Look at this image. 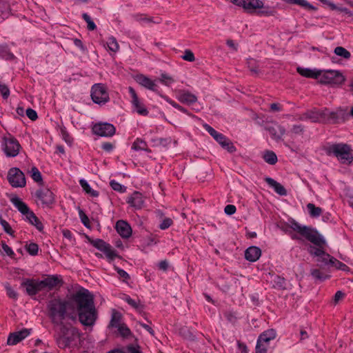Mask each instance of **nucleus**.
<instances>
[{
	"label": "nucleus",
	"mask_w": 353,
	"mask_h": 353,
	"mask_svg": "<svg viewBox=\"0 0 353 353\" xmlns=\"http://www.w3.org/2000/svg\"><path fill=\"white\" fill-rule=\"evenodd\" d=\"M76 307L79 321L85 326L94 324L97 314L94 305L93 298L88 290L83 289L72 296L70 301L54 299L49 301L48 309L52 323L62 325L67 316V311Z\"/></svg>",
	"instance_id": "1"
},
{
	"label": "nucleus",
	"mask_w": 353,
	"mask_h": 353,
	"mask_svg": "<svg viewBox=\"0 0 353 353\" xmlns=\"http://www.w3.org/2000/svg\"><path fill=\"white\" fill-rule=\"evenodd\" d=\"M288 225L290 228L296 232L301 237L316 245H310L308 247L307 250L311 255L320 257L325 252L323 245H325V241L316 230L310 227L301 225L294 220L290 221Z\"/></svg>",
	"instance_id": "2"
},
{
	"label": "nucleus",
	"mask_w": 353,
	"mask_h": 353,
	"mask_svg": "<svg viewBox=\"0 0 353 353\" xmlns=\"http://www.w3.org/2000/svg\"><path fill=\"white\" fill-rule=\"evenodd\" d=\"M59 331L56 334V341L58 346L65 348L71 344L77 345L80 341L81 334L78 330L68 325H60Z\"/></svg>",
	"instance_id": "3"
},
{
	"label": "nucleus",
	"mask_w": 353,
	"mask_h": 353,
	"mask_svg": "<svg viewBox=\"0 0 353 353\" xmlns=\"http://www.w3.org/2000/svg\"><path fill=\"white\" fill-rule=\"evenodd\" d=\"M328 155L334 156L343 164L350 165L353 161V155L350 146L345 143H335L325 149Z\"/></svg>",
	"instance_id": "4"
},
{
	"label": "nucleus",
	"mask_w": 353,
	"mask_h": 353,
	"mask_svg": "<svg viewBox=\"0 0 353 353\" xmlns=\"http://www.w3.org/2000/svg\"><path fill=\"white\" fill-rule=\"evenodd\" d=\"M244 10L248 13H254L256 10H259L257 14L260 16H274L276 10L269 6H265L261 0H247Z\"/></svg>",
	"instance_id": "5"
},
{
	"label": "nucleus",
	"mask_w": 353,
	"mask_h": 353,
	"mask_svg": "<svg viewBox=\"0 0 353 353\" xmlns=\"http://www.w3.org/2000/svg\"><path fill=\"white\" fill-rule=\"evenodd\" d=\"M319 74L318 79L323 84L339 85L343 84L345 79L342 73L338 70H319Z\"/></svg>",
	"instance_id": "6"
},
{
	"label": "nucleus",
	"mask_w": 353,
	"mask_h": 353,
	"mask_svg": "<svg viewBox=\"0 0 353 353\" xmlns=\"http://www.w3.org/2000/svg\"><path fill=\"white\" fill-rule=\"evenodd\" d=\"M89 241L94 247L103 252L109 263H112L116 258L119 257L117 251L103 240L97 239H90Z\"/></svg>",
	"instance_id": "7"
},
{
	"label": "nucleus",
	"mask_w": 353,
	"mask_h": 353,
	"mask_svg": "<svg viewBox=\"0 0 353 353\" xmlns=\"http://www.w3.org/2000/svg\"><path fill=\"white\" fill-rule=\"evenodd\" d=\"M2 148L8 157H14L18 155L21 145L15 138L8 134L3 137Z\"/></svg>",
	"instance_id": "8"
},
{
	"label": "nucleus",
	"mask_w": 353,
	"mask_h": 353,
	"mask_svg": "<svg viewBox=\"0 0 353 353\" xmlns=\"http://www.w3.org/2000/svg\"><path fill=\"white\" fill-rule=\"evenodd\" d=\"M205 130L225 149L232 153L236 150L233 143L223 134L218 132L208 124L203 125Z\"/></svg>",
	"instance_id": "9"
},
{
	"label": "nucleus",
	"mask_w": 353,
	"mask_h": 353,
	"mask_svg": "<svg viewBox=\"0 0 353 353\" xmlns=\"http://www.w3.org/2000/svg\"><path fill=\"white\" fill-rule=\"evenodd\" d=\"M91 97L95 103L104 104L110 99L106 87L101 83H96L91 89Z\"/></svg>",
	"instance_id": "10"
},
{
	"label": "nucleus",
	"mask_w": 353,
	"mask_h": 353,
	"mask_svg": "<svg viewBox=\"0 0 353 353\" xmlns=\"http://www.w3.org/2000/svg\"><path fill=\"white\" fill-rule=\"evenodd\" d=\"M8 179L10 185L14 188H23L26 184L24 174L17 168L10 169Z\"/></svg>",
	"instance_id": "11"
},
{
	"label": "nucleus",
	"mask_w": 353,
	"mask_h": 353,
	"mask_svg": "<svg viewBox=\"0 0 353 353\" xmlns=\"http://www.w3.org/2000/svg\"><path fill=\"white\" fill-rule=\"evenodd\" d=\"M92 131L94 134L101 137H112L115 134L116 129L109 123H99L93 126Z\"/></svg>",
	"instance_id": "12"
},
{
	"label": "nucleus",
	"mask_w": 353,
	"mask_h": 353,
	"mask_svg": "<svg viewBox=\"0 0 353 353\" xmlns=\"http://www.w3.org/2000/svg\"><path fill=\"white\" fill-rule=\"evenodd\" d=\"M129 93L131 96V103L134 111L142 116H147L149 113L147 108L145 107L141 101L139 99L135 90L132 87L128 88Z\"/></svg>",
	"instance_id": "13"
},
{
	"label": "nucleus",
	"mask_w": 353,
	"mask_h": 353,
	"mask_svg": "<svg viewBox=\"0 0 353 353\" xmlns=\"http://www.w3.org/2000/svg\"><path fill=\"white\" fill-rule=\"evenodd\" d=\"M31 333L30 329H22L20 331L11 333L8 338L7 343L10 345H14L28 337Z\"/></svg>",
	"instance_id": "14"
},
{
	"label": "nucleus",
	"mask_w": 353,
	"mask_h": 353,
	"mask_svg": "<svg viewBox=\"0 0 353 353\" xmlns=\"http://www.w3.org/2000/svg\"><path fill=\"white\" fill-rule=\"evenodd\" d=\"M136 81L145 88L148 90H152L153 92H157L159 95L161 94L158 92L157 85L155 81L150 79L149 77L143 75V74H138L135 78Z\"/></svg>",
	"instance_id": "15"
},
{
	"label": "nucleus",
	"mask_w": 353,
	"mask_h": 353,
	"mask_svg": "<svg viewBox=\"0 0 353 353\" xmlns=\"http://www.w3.org/2000/svg\"><path fill=\"white\" fill-rule=\"evenodd\" d=\"M176 99L182 103L192 105L197 101V97L186 90L177 91Z\"/></svg>",
	"instance_id": "16"
},
{
	"label": "nucleus",
	"mask_w": 353,
	"mask_h": 353,
	"mask_svg": "<svg viewBox=\"0 0 353 353\" xmlns=\"http://www.w3.org/2000/svg\"><path fill=\"white\" fill-rule=\"evenodd\" d=\"M21 285L26 288V291L29 295H35L39 291H41L40 281L34 279H26L21 283Z\"/></svg>",
	"instance_id": "17"
},
{
	"label": "nucleus",
	"mask_w": 353,
	"mask_h": 353,
	"mask_svg": "<svg viewBox=\"0 0 353 353\" xmlns=\"http://www.w3.org/2000/svg\"><path fill=\"white\" fill-rule=\"evenodd\" d=\"M37 199L41 202L42 205L48 206L51 205L54 200L53 193L47 188L38 190L36 193Z\"/></svg>",
	"instance_id": "18"
},
{
	"label": "nucleus",
	"mask_w": 353,
	"mask_h": 353,
	"mask_svg": "<svg viewBox=\"0 0 353 353\" xmlns=\"http://www.w3.org/2000/svg\"><path fill=\"white\" fill-rule=\"evenodd\" d=\"M144 202L145 200L142 194L137 191L134 192L127 199V203L136 210L142 208L144 205Z\"/></svg>",
	"instance_id": "19"
},
{
	"label": "nucleus",
	"mask_w": 353,
	"mask_h": 353,
	"mask_svg": "<svg viewBox=\"0 0 353 353\" xmlns=\"http://www.w3.org/2000/svg\"><path fill=\"white\" fill-rule=\"evenodd\" d=\"M116 230L123 238L128 239L132 235L131 227L125 221H118L116 223Z\"/></svg>",
	"instance_id": "20"
},
{
	"label": "nucleus",
	"mask_w": 353,
	"mask_h": 353,
	"mask_svg": "<svg viewBox=\"0 0 353 353\" xmlns=\"http://www.w3.org/2000/svg\"><path fill=\"white\" fill-rule=\"evenodd\" d=\"M261 255V250L256 246H250L245 252V258L250 261H256Z\"/></svg>",
	"instance_id": "21"
},
{
	"label": "nucleus",
	"mask_w": 353,
	"mask_h": 353,
	"mask_svg": "<svg viewBox=\"0 0 353 353\" xmlns=\"http://www.w3.org/2000/svg\"><path fill=\"white\" fill-rule=\"evenodd\" d=\"M61 280L57 276H49L42 281H40V285H41L42 290L45 288L52 290L53 288L57 286Z\"/></svg>",
	"instance_id": "22"
},
{
	"label": "nucleus",
	"mask_w": 353,
	"mask_h": 353,
	"mask_svg": "<svg viewBox=\"0 0 353 353\" xmlns=\"http://www.w3.org/2000/svg\"><path fill=\"white\" fill-rule=\"evenodd\" d=\"M265 180L270 186L274 188V191L277 194L281 196L286 195L287 191L281 183H278L277 181L270 177H266Z\"/></svg>",
	"instance_id": "23"
},
{
	"label": "nucleus",
	"mask_w": 353,
	"mask_h": 353,
	"mask_svg": "<svg viewBox=\"0 0 353 353\" xmlns=\"http://www.w3.org/2000/svg\"><path fill=\"white\" fill-rule=\"evenodd\" d=\"M297 72L303 77L312 79H318V75H319V70L316 69H310V68H304L298 67Z\"/></svg>",
	"instance_id": "24"
},
{
	"label": "nucleus",
	"mask_w": 353,
	"mask_h": 353,
	"mask_svg": "<svg viewBox=\"0 0 353 353\" xmlns=\"http://www.w3.org/2000/svg\"><path fill=\"white\" fill-rule=\"evenodd\" d=\"M268 130L272 136V138L275 140H280L285 132L284 129L277 125L268 128Z\"/></svg>",
	"instance_id": "25"
},
{
	"label": "nucleus",
	"mask_w": 353,
	"mask_h": 353,
	"mask_svg": "<svg viewBox=\"0 0 353 353\" xmlns=\"http://www.w3.org/2000/svg\"><path fill=\"white\" fill-rule=\"evenodd\" d=\"M26 219L33 225H34L39 231H41L43 228V224L39 221L35 214L30 210L25 215Z\"/></svg>",
	"instance_id": "26"
},
{
	"label": "nucleus",
	"mask_w": 353,
	"mask_h": 353,
	"mask_svg": "<svg viewBox=\"0 0 353 353\" xmlns=\"http://www.w3.org/2000/svg\"><path fill=\"white\" fill-rule=\"evenodd\" d=\"M11 201L13 205L18 209V210L23 215L28 213V212L30 210L28 205L19 197L12 198Z\"/></svg>",
	"instance_id": "27"
},
{
	"label": "nucleus",
	"mask_w": 353,
	"mask_h": 353,
	"mask_svg": "<svg viewBox=\"0 0 353 353\" xmlns=\"http://www.w3.org/2000/svg\"><path fill=\"white\" fill-rule=\"evenodd\" d=\"M103 46L108 48V50L114 53L117 52L119 50V45L117 39L114 37H110L108 39L105 43H103Z\"/></svg>",
	"instance_id": "28"
},
{
	"label": "nucleus",
	"mask_w": 353,
	"mask_h": 353,
	"mask_svg": "<svg viewBox=\"0 0 353 353\" xmlns=\"http://www.w3.org/2000/svg\"><path fill=\"white\" fill-rule=\"evenodd\" d=\"M275 337L276 332L272 329L263 332L259 336L260 341H262L263 342L266 343L268 345H269L270 341L274 339Z\"/></svg>",
	"instance_id": "29"
},
{
	"label": "nucleus",
	"mask_w": 353,
	"mask_h": 353,
	"mask_svg": "<svg viewBox=\"0 0 353 353\" xmlns=\"http://www.w3.org/2000/svg\"><path fill=\"white\" fill-rule=\"evenodd\" d=\"M159 81L160 83L167 87H170L172 83L175 82L174 77L166 72L161 73Z\"/></svg>",
	"instance_id": "30"
},
{
	"label": "nucleus",
	"mask_w": 353,
	"mask_h": 353,
	"mask_svg": "<svg viewBox=\"0 0 353 353\" xmlns=\"http://www.w3.org/2000/svg\"><path fill=\"white\" fill-rule=\"evenodd\" d=\"M121 320V314L117 312L115 310L112 311V316L110 323V325L112 327H117L121 323H120Z\"/></svg>",
	"instance_id": "31"
},
{
	"label": "nucleus",
	"mask_w": 353,
	"mask_h": 353,
	"mask_svg": "<svg viewBox=\"0 0 353 353\" xmlns=\"http://www.w3.org/2000/svg\"><path fill=\"white\" fill-rule=\"evenodd\" d=\"M79 183H80L83 190L87 194H88L90 196H93V197H97L99 196V192L97 191L92 189V188L90 186V185L85 180L81 179Z\"/></svg>",
	"instance_id": "32"
},
{
	"label": "nucleus",
	"mask_w": 353,
	"mask_h": 353,
	"mask_svg": "<svg viewBox=\"0 0 353 353\" xmlns=\"http://www.w3.org/2000/svg\"><path fill=\"white\" fill-rule=\"evenodd\" d=\"M311 275L312 277L318 281H323L330 277V275L321 271L318 269H312L311 270Z\"/></svg>",
	"instance_id": "33"
},
{
	"label": "nucleus",
	"mask_w": 353,
	"mask_h": 353,
	"mask_svg": "<svg viewBox=\"0 0 353 353\" xmlns=\"http://www.w3.org/2000/svg\"><path fill=\"white\" fill-rule=\"evenodd\" d=\"M263 157L264 161L270 165H274L277 162V157L272 151L265 152Z\"/></svg>",
	"instance_id": "34"
},
{
	"label": "nucleus",
	"mask_w": 353,
	"mask_h": 353,
	"mask_svg": "<svg viewBox=\"0 0 353 353\" xmlns=\"http://www.w3.org/2000/svg\"><path fill=\"white\" fill-rule=\"evenodd\" d=\"M307 208L309 211V214L312 217H318L322 213V209L319 207H316L313 203H308Z\"/></svg>",
	"instance_id": "35"
},
{
	"label": "nucleus",
	"mask_w": 353,
	"mask_h": 353,
	"mask_svg": "<svg viewBox=\"0 0 353 353\" xmlns=\"http://www.w3.org/2000/svg\"><path fill=\"white\" fill-rule=\"evenodd\" d=\"M160 97H162L163 99H165L168 103H169L172 107L176 108L177 110H179V111L185 113V114H190L188 111L183 107H182L181 105H179L178 103H176L175 101H174L173 100L170 99L169 97H168L167 96L165 95H163V94H160Z\"/></svg>",
	"instance_id": "36"
},
{
	"label": "nucleus",
	"mask_w": 353,
	"mask_h": 353,
	"mask_svg": "<svg viewBox=\"0 0 353 353\" xmlns=\"http://www.w3.org/2000/svg\"><path fill=\"white\" fill-rule=\"evenodd\" d=\"M306 118L310 119L312 122L321 121L319 110H314L307 112L305 114Z\"/></svg>",
	"instance_id": "37"
},
{
	"label": "nucleus",
	"mask_w": 353,
	"mask_h": 353,
	"mask_svg": "<svg viewBox=\"0 0 353 353\" xmlns=\"http://www.w3.org/2000/svg\"><path fill=\"white\" fill-rule=\"evenodd\" d=\"M330 265L332 267H334L337 270H343V271H348L349 270L348 267L345 264H344L343 263L338 261L334 257H332L330 259Z\"/></svg>",
	"instance_id": "38"
},
{
	"label": "nucleus",
	"mask_w": 353,
	"mask_h": 353,
	"mask_svg": "<svg viewBox=\"0 0 353 353\" xmlns=\"http://www.w3.org/2000/svg\"><path fill=\"white\" fill-rule=\"evenodd\" d=\"M334 52L337 56L343 57L345 59H348L351 57L350 52L341 46H338L335 48Z\"/></svg>",
	"instance_id": "39"
},
{
	"label": "nucleus",
	"mask_w": 353,
	"mask_h": 353,
	"mask_svg": "<svg viewBox=\"0 0 353 353\" xmlns=\"http://www.w3.org/2000/svg\"><path fill=\"white\" fill-rule=\"evenodd\" d=\"M132 149L136 151L138 150H146L147 144L146 143L139 139H137L132 144Z\"/></svg>",
	"instance_id": "40"
},
{
	"label": "nucleus",
	"mask_w": 353,
	"mask_h": 353,
	"mask_svg": "<svg viewBox=\"0 0 353 353\" xmlns=\"http://www.w3.org/2000/svg\"><path fill=\"white\" fill-rule=\"evenodd\" d=\"M285 1L288 3L296 4L305 8L314 9V7L306 0H285Z\"/></svg>",
	"instance_id": "41"
},
{
	"label": "nucleus",
	"mask_w": 353,
	"mask_h": 353,
	"mask_svg": "<svg viewBox=\"0 0 353 353\" xmlns=\"http://www.w3.org/2000/svg\"><path fill=\"white\" fill-rule=\"evenodd\" d=\"M269 345L266 343L260 341V339L258 338L256 345V353H266Z\"/></svg>",
	"instance_id": "42"
},
{
	"label": "nucleus",
	"mask_w": 353,
	"mask_h": 353,
	"mask_svg": "<svg viewBox=\"0 0 353 353\" xmlns=\"http://www.w3.org/2000/svg\"><path fill=\"white\" fill-rule=\"evenodd\" d=\"M117 328L118 329L119 334L123 337H128L131 334L130 330L123 323L118 326Z\"/></svg>",
	"instance_id": "43"
},
{
	"label": "nucleus",
	"mask_w": 353,
	"mask_h": 353,
	"mask_svg": "<svg viewBox=\"0 0 353 353\" xmlns=\"http://www.w3.org/2000/svg\"><path fill=\"white\" fill-rule=\"evenodd\" d=\"M82 17L86 21V23L88 24V30H94L96 29L97 26H96L95 23H94V21L92 20V19L88 14L83 13L82 14Z\"/></svg>",
	"instance_id": "44"
},
{
	"label": "nucleus",
	"mask_w": 353,
	"mask_h": 353,
	"mask_svg": "<svg viewBox=\"0 0 353 353\" xmlns=\"http://www.w3.org/2000/svg\"><path fill=\"white\" fill-rule=\"evenodd\" d=\"M31 176L32 179L36 182H40L42 181V176L41 172L36 167H33L30 171Z\"/></svg>",
	"instance_id": "45"
},
{
	"label": "nucleus",
	"mask_w": 353,
	"mask_h": 353,
	"mask_svg": "<svg viewBox=\"0 0 353 353\" xmlns=\"http://www.w3.org/2000/svg\"><path fill=\"white\" fill-rule=\"evenodd\" d=\"M110 184L112 188L115 191L124 192L126 190V188L125 186L122 185L121 184H120L119 183L114 180H112Z\"/></svg>",
	"instance_id": "46"
},
{
	"label": "nucleus",
	"mask_w": 353,
	"mask_h": 353,
	"mask_svg": "<svg viewBox=\"0 0 353 353\" xmlns=\"http://www.w3.org/2000/svg\"><path fill=\"white\" fill-rule=\"evenodd\" d=\"M26 250L30 255H37L39 250L37 244L32 243L26 245Z\"/></svg>",
	"instance_id": "47"
},
{
	"label": "nucleus",
	"mask_w": 353,
	"mask_h": 353,
	"mask_svg": "<svg viewBox=\"0 0 353 353\" xmlns=\"http://www.w3.org/2000/svg\"><path fill=\"white\" fill-rule=\"evenodd\" d=\"M333 256H330L329 254L326 253L325 252H323V254L320 256V257H318L317 261L324 263L325 265H330V259Z\"/></svg>",
	"instance_id": "48"
},
{
	"label": "nucleus",
	"mask_w": 353,
	"mask_h": 353,
	"mask_svg": "<svg viewBox=\"0 0 353 353\" xmlns=\"http://www.w3.org/2000/svg\"><path fill=\"white\" fill-rule=\"evenodd\" d=\"M182 59L190 62H192L195 60L194 55L190 50H185L184 54L182 56Z\"/></svg>",
	"instance_id": "49"
},
{
	"label": "nucleus",
	"mask_w": 353,
	"mask_h": 353,
	"mask_svg": "<svg viewBox=\"0 0 353 353\" xmlns=\"http://www.w3.org/2000/svg\"><path fill=\"white\" fill-rule=\"evenodd\" d=\"M0 223L2 225L3 230H5V232L6 233H8V234H10V235L12 234L13 230L11 228L10 225H9V223L6 221H5L3 219H1L0 220Z\"/></svg>",
	"instance_id": "50"
},
{
	"label": "nucleus",
	"mask_w": 353,
	"mask_h": 353,
	"mask_svg": "<svg viewBox=\"0 0 353 353\" xmlns=\"http://www.w3.org/2000/svg\"><path fill=\"white\" fill-rule=\"evenodd\" d=\"M6 290L7 294L10 298L13 299H17L18 294H17V292L14 289H12L10 286L6 285Z\"/></svg>",
	"instance_id": "51"
},
{
	"label": "nucleus",
	"mask_w": 353,
	"mask_h": 353,
	"mask_svg": "<svg viewBox=\"0 0 353 353\" xmlns=\"http://www.w3.org/2000/svg\"><path fill=\"white\" fill-rule=\"evenodd\" d=\"M27 117L32 121H35L38 118L37 113L32 108H28L26 111Z\"/></svg>",
	"instance_id": "52"
},
{
	"label": "nucleus",
	"mask_w": 353,
	"mask_h": 353,
	"mask_svg": "<svg viewBox=\"0 0 353 353\" xmlns=\"http://www.w3.org/2000/svg\"><path fill=\"white\" fill-rule=\"evenodd\" d=\"M132 18L135 21H139V22H141V21H147V22L151 21L150 19L147 18L145 15H143L142 14H135L132 15Z\"/></svg>",
	"instance_id": "53"
},
{
	"label": "nucleus",
	"mask_w": 353,
	"mask_h": 353,
	"mask_svg": "<svg viewBox=\"0 0 353 353\" xmlns=\"http://www.w3.org/2000/svg\"><path fill=\"white\" fill-rule=\"evenodd\" d=\"M0 93L3 98L7 99L10 95V90L6 85L0 84Z\"/></svg>",
	"instance_id": "54"
},
{
	"label": "nucleus",
	"mask_w": 353,
	"mask_h": 353,
	"mask_svg": "<svg viewBox=\"0 0 353 353\" xmlns=\"http://www.w3.org/2000/svg\"><path fill=\"white\" fill-rule=\"evenodd\" d=\"M172 224V219L170 218H166L161 223L159 227L161 230H165L168 228Z\"/></svg>",
	"instance_id": "55"
},
{
	"label": "nucleus",
	"mask_w": 353,
	"mask_h": 353,
	"mask_svg": "<svg viewBox=\"0 0 353 353\" xmlns=\"http://www.w3.org/2000/svg\"><path fill=\"white\" fill-rule=\"evenodd\" d=\"M236 207L234 205H227L225 207L224 212L228 215H232L236 212Z\"/></svg>",
	"instance_id": "56"
},
{
	"label": "nucleus",
	"mask_w": 353,
	"mask_h": 353,
	"mask_svg": "<svg viewBox=\"0 0 353 353\" xmlns=\"http://www.w3.org/2000/svg\"><path fill=\"white\" fill-rule=\"evenodd\" d=\"M123 299L132 307L134 308H137L139 307V303L135 300L131 299L129 296L125 295Z\"/></svg>",
	"instance_id": "57"
},
{
	"label": "nucleus",
	"mask_w": 353,
	"mask_h": 353,
	"mask_svg": "<svg viewBox=\"0 0 353 353\" xmlns=\"http://www.w3.org/2000/svg\"><path fill=\"white\" fill-rule=\"evenodd\" d=\"M79 216H80L81 221L83 223V224L85 226L88 227L89 226V219L84 214V212L82 210H79Z\"/></svg>",
	"instance_id": "58"
},
{
	"label": "nucleus",
	"mask_w": 353,
	"mask_h": 353,
	"mask_svg": "<svg viewBox=\"0 0 353 353\" xmlns=\"http://www.w3.org/2000/svg\"><path fill=\"white\" fill-rule=\"evenodd\" d=\"M114 269L117 272L119 276L123 278V279L125 280L130 278L129 274L125 270L120 269L117 266H114Z\"/></svg>",
	"instance_id": "59"
},
{
	"label": "nucleus",
	"mask_w": 353,
	"mask_h": 353,
	"mask_svg": "<svg viewBox=\"0 0 353 353\" xmlns=\"http://www.w3.org/2000/svg\"><path fill=\"white\" fill-rule=\"evenodd\" d=\"M0 56L6 59H12L14 57L12 54L7 52L6 48L2 46H0Z\"/></svg>",
	"instance_id": "60"
},
{
	"label": "nucleus",
	"mask_w": 353,
	"mask_h": 353,
	"mask_svg": "<svg viewBox=\"0 0 353 353\" xmlns=\"http://www.w3.org/2000/svg\"><path fill=\"white\" fill-rule=\"evenodd\" d=\"M230 2L239 7L242 8L244 10L246 6L245 3L247 0H230Z\"/></svg>",
	"instance_id": "61"
},
{
	"label": "nucleus",
	"mask_w": 353,
	"mask_h": 353,
	"mask_svg": "<svg viewBox=\"0 0 353 353\" xmlns=\"http://www.w3.org/2000/svg\"><path fill=\"white\" fill-rule=\"evenodd\" d=\"M62 137L67 143L70 145L72 143L73 139L65 130H62Z\"/></svg>",
	"instance_id": "62"
},
{
	"label": "nucleus",
	"mask_w": 353,
	"mask_h": 353,
	"mask_svg": "<svg viewBox=\"0 0 353 353\" xmlns=\"http://www.w3.org/2000/svg\"><path fill=\"white\" fill-rule=\"evenodd\" d=\"M2 248L8 256H11L14 255V252L12 251V250L5 243H2Z\"/></svg>",
	"instance_id": "63"
},
{
	"label": "nucleus",
	"mask_w": 353,
	"mask_h": 353,
	"mask_svg": "<svg viewBox=\"0 0 353 353\" xmlns=\"http://www.w3.org/2000/svg\"><path fill=\"white\" fill-rule=\"evenodd\" d=\"M238 348H239V352L237 353H248L247 346L245 344L241 343L239 341H238Z\"/></svg>",
	"instance_id": "64"
}]
</instances>
